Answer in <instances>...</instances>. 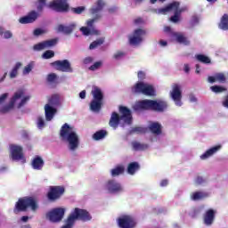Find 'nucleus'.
<instances>
[{"label":"nucleus","instance_id":"1","mask_svg":"<svg viewBox=\"0 0 228 228\" xmlns=\"http://www.w3.org/2000/svg\"><path fill=\"white\" fill-rule=\"evenodd\" d=\"M118 111L119 115L115 111L111 113L109 126L113 127V129H117L120 125V122H123V125L131 126V124H133V112L131 111V109L124 105H119Z\"/></svg>","mask_w":228,"mask_h":228},{"label":"nucleus","instance_id":"2","mask_svg":"<svg viewBox=\"0 0 228 228\" xmlns=\"http://www.w3.org/2000/svg\"><path fill=\"white\" fill-rule=\"evenodd\" d=\"M168 108V103L162 100H142L139 101L134 106L135 111H157L163 113Z\"/></svg>","mask_w":228,"mask_h":228},{"label":"nucleus","instance_id":"3","mask_svg":"<svg viewBox=\"0 0 228 228\" xmlns=\"http://www.w3.org/2000/svg\"><path fill=\"white\" fill-rule=\"evenodd\" d=\"M76 220H81V222H90L92 220V215L86 209L75 208L73 212L68 216L66 224L61 228H72Z\"/></svg>","mask_w":228,"mask_h":228},{"label":"nucleus","instance_id":"4","mask_svg":"<svg viewBox=\"0 0 228 228\" xmlns=\"http://www.w3.org/2000/svg\"><path fill=\"white\" fill-rule=\"evenodd\" d=\"M61 137L69 143V151H76L79 147V136L76 132L72 131V127L69 124H64L61 129Z\"/></svg>","mask_w":228,"mask_h":228},{"label":"nucleus","instance_id":"5","mask_svg":"<svg viewBox=\"0 0 228 228\" xmlns=\"http://www.w3.org/2000/svg\"><path fill=\"white\" fill-rule=\"evenodd\" d=\"M28 208H30L32 211L38 209V202L37 199L33 197H24L18 200L13 208V213L19 215V213H24L28 211Z\"/></svg>","mask_w":228,"mask_h":228},{"label":"nucleus","instance_id":"6","mask_svg":"<svg viewBox=\"0 0 228 228\" xmlns=\"http://www.w3.org/2000/svg\"><path fill=\"white\" fill-rule=\"evenodd\" d=\"M47 4V0H37V10H32L28 12L26 16L20 18V24H33L40 17V13L44 12V8Z\"/></svg>","mask_w":228,"mask_h":228},{"label":"nucleus","instance_id":"7","mask_svg":"<svg viewBox=\"0 0 228 228\" xmlns=\"http://www.w3.org/2000/svg\"><path fill=\"white\" fill-rule=\"evenodd\" d=\"M65 194V187L61 185L50 186L46 197L50 202H56L60 200Z\"/></svg>","mask_w":228,"mask_h":228},{"label":"nucleus","instance_id":"8","mask_svg":"<svg viewBox=\"0 0 228 228\" xmlns=\"http://www.w3.org/2000/svg\"><path fill=\"white\" fill-rule=\"evenodd\" d=\"M69 0H53L48 4V7L50 10H53V12H57L59 13H65L69 12Z\"/></svg>","mask_w":228,"mask_h":228},{"label":"nucleus","instance_id":"9","mask_svg":"<svg viewBox=\"0 0 228 228\" xmlns=\"http://www.w3.org/2000/svg\"><path fill=\"white\" fill-rule=\"evenodd\" d=\"M22 97H24V89H20L16 93H14L13 96L9 102V104L0 109V113H2L3 115L9 113L11 110H13V107L15 106L17 101H19V99H22Z\"/></svg>","mask_w":228,"mask_h":228},{"label":"nucleus","instance_id":"10","mask_svg":"<svg viewBox=\"0 0 228 228\" xmlns=\"http://www.w3.org/2000/svg\"><path fill=\"white\" fill-rule=\"evenodd\" d=\"M63 216H65V208H53L52 211L46 214V218L54 224L61 222V220H63Z\"/></svg>","mask_w":228,"mask_h":228},{"label":"nucleus","instance_id":"11","mask_svg":"<svg viewBox=\"0 0 228 228\" xmlns=\"http://www.w3.org/2000/svg\"><path fill=\"white\" fill-rule=\"evenodd\" d=\"M120 228H134L138 225V221L134 220L131 216H123L118 220Z\"/></svg>","mask_w":228,"mask_h":228},{"label":"nucleus","instance_id":"12","mask_svg":"<svg viewBox=\"0 0 228 228\" xmlns=\"http://www.w3.org/2000/svg\"><path fill=\"white\" fill-rule=\"evenodd\" d=\"M170 95L176 106H183V102H181V99H183V92L181 91V86H179V84L173 85Z\"/></svg>","mask_w":228,"mask_h":228},{"label":"nucleus","instance_id":"13","mask_svg":"<svg viewBox=\"0 0 228 228\" xmlns=\"http://www.w3.org/2000/svg\"><path fill=\"white\" fill-rule=\"evenodd\" d=\"M51 65L55 67L56 70L60 72H74L69 60L55 61L52 62Z\"/></svg>","mask_w":228,"mask_h":228},{"label":"nucleus","instance_id":"14","mask_svg":"<svg viewBox=\"0 0 228 228\" xmlns=\"http://www.w3.org/2000/svg\"><path fill=\"white\" fill-rule=\"evenodd\" d=\"M11 159L12 161H20L24 158V150L22 146L10 144Z\"/></svg>","mask_w":228,"mask_h":228},{"label":"nucleus","instance_id":"15","mask_svg":"<svg viewBox=\"0 0 228 228\" xmlns=\"http://www.w3.org/2000/svg\"><path fill=\"white\" fill-rule=\"evenodd\" d=\"M179 6H181V3L173 2V3L169 4L167 6L164 7L162 9H159V12L167 13V12H172V10H174V12H175L178 15H181L183 13V12H186V10H188V8H186V7L179 8Z\"/></svg>","mask_w":228,"mask_h":228},{"label":"nucleus","instance_id":"16","mask_svg":"<svg viewBox=\"0 0 228 228\" xmlns=\"http://www.w3.org/2000/svg\"><path fill=\"white\" fill-rule=\"evenodd\" d=\"M104 189L110 193H120L124 191L122 185L115 180H108L104 184Z\"/></svg>","mask_w":228,"mask_h":228},{"label":"nucleus","instance_id":"17","mask_svg":"<svg viewBox=\"0 0 228 228\" xmlns=\"http://www.w3.org/2000/svg\"><path fill=\"white\" fill-rule=\"evenodd\" d=\"M58 37L43 41L34 45L35 51H44V49H49V47H54L58 44Z\"/></svg>","mask_w":228,"mask_h":228},{"label":"nucleus","instance_id":"18","mask_svg":"<svg viewBox=\"0 0 228 228\" xmlns=\"http://www.w3.org/2000/svg\"><path fill=\"white\" fill-rule=\"evenodd\" d=\"M145 35V30L142 28H137L134 31V37H129V44L130 45H138V44H141L142 42L143 37Z\"/></svg>","mask_w":228,"mask_h":228},{"label":"nucleus","instance_id":"19","mask_svg":"<svg viewBox=\"0 0 228 228\" xmlns=\"http://www.w3.org/2000/svg\"><path fill=\"white\" fill-rule=\"evenodd\" d=\"M208 83H221L222 85L227 83V77L223 72L216 73L214 76L208 77Z\"/></svg>","mask_w":228,"mask_h":228},{"label":"nucleus","instance_id":"20","mask_svg":"<svg viewBox=\"0 0 228 228\" xmlns=\"http://www.w3.org/2000/svg\"><path fill=\"white\" fill-rule=\"evenodd\" d=\"M76 23H71L68 26H65L63 24H60L57 27L58 33H63L64 35H70L76 29Z\"/></svg>","mask_w":228,"mask_h":228},{"label":"nucleus","instance_id":"21","mask_svg":"<svg viewBox=\"0 0 228 228\" xmlns=\"http://www.w3.org/2000/svg\"><path fill=\"white\" fill-rule=\"evenodd\" d=\"M58 110L56 108L53 107L50 104L45 105V115L47 122H51L53 118H54V116L56 115Z\"/></svg>","mask_w":228,"mask_h":228},{"label":"nucleus","instance_id":"22","mask_svg":"<svg viewBox=\"0 0 228 228\" xmlns=\"http://www.w3.org/2000/svg\"><path fill=\"white\" fill-rule=\"evenodd\" d=\"M215 210L210 208L208 209L203 217L205 225H213V222H215Z\"/></svg>","mask_w":228,"mask_h":228},{"label":"nucleus","instance_id":"23","mask_svg":"<svg viewBox=\"0 0 228 228\" xmlns=\"http://www.w3.org/2000/svg\"><path fill=\"white\" fill-rule=\"evenodd\" d=\"M220 149H222V145L220 144L210 148L209 150L205 151L204 154L200 156V159H208V158H211V156H213L214 154H216V152H218Z\"/></svg>","mask_w":228,"mask_h":228},{"label":"nucleus","instance_id":"24","mask_svg":"<svg viewBox=\"0 0 228 228\" xmlns=\"http://www.w3.org/2000/svg\"><path fill=\"white\" fill-rule=\"evenodd\" d=\"M31 165H32V168H34V170H42V168H44V165H45L44 159H42V157H40V156H36L33 159Z\"/></svg>","mask_w":228,"mask_h":228},{"label":"nucleus","instance_id":"25","mask_svg":"<svg viewBox=\"0 0 228 228\" xmlns=\"http://www.w3.org/2000/svg\"><path fill=\"white\" fill-rule=\"evenodd\" d=\"M149 131L152 133V134L159 135L162 133V126L161 124L158 122H151L148 126Z\"/></svg>","mask_w":228,"mask_h":228},{"label":"nucleus","instance_id":"26","mask_svg":"<svg viewBox=\"0 0 228 228\" xmlns=\"http://www.w3.org/2000/svg\"><path fill=\"white\" fill-rule=\"evenodd\" d=\"M91 94L94 98L93 101L102 102L104 100V94H102V90H101V88H99L98 86H94Z\"/></svg>","mask_w":228,"mask_h":228},{"label":"nucleus","instance_id":"27","mask_svg":"<svg viewBox=\"0 0 228 228\" xmlns=\"http://www.w3.org/2000/svg\"><path fill=\"white\" fill-rule=\"evenodd\" d=\"M172 37L175 38L178 44H183V45H190V40H188V37H184V35L177 32H173Z\"/></svg>","mask_w":228,"mask_h":228},{"label":"nucleus","instance_id":"28","mask_svg":"<svg viewBox=\"0 0 228 228\" xmlns=\"http://www.w3.org/2000/svg\"><path fill=\"white\" fill-rule=\"evenodd\" d=\"M50 106L56 108V106H61V97L60 94H53L49 99H48V103Z\"/></svg>","mask_w":228,"mask_h":228},{"label":"nucleus","instance_id":"29","mask_svg":"<svg viewBox=\"0 0 228 228\" xmlns=\"http://www.w3.org/2000/svg\"><path fill=\"white\" fill-rule=\"evenodd\" d=\"M106 6V3L103 0H97L95 3V6L90 9V13L94 15L95 13H99L102 12V9Z\"/></svg>","mask_w":228,"mask_h":228},{"label":"nucleus","instance_id":"30","mask_svg":"<svg viewBox=\"0 0 228 228\" xmlns=\"http://www.w3.org/2000/svg\"><path fill=\"white\" fill-rule=\"evenodd\" d=\"M138 170H140V163L138 162L129 163L126 168V172L129 175H134Z\"/></svg>","mask_w":228,"mask_h":228},{"label":"nucleus","instance_id":"31","mask_svg":"<svg viewBox=\"0 0 228 228\" xmlns=\"http://www.w3.org/2000/svg\"><path fill=\"white\" fill-rule=\"evenodd\" d=\"M80 31L85 37H89V35H101V31L97 30L95 28H90L88 27L80 28Z\"/></svg>","mask_w":228,"mask_h":228},{"label":"nucleus","instance_id":"32","mask_svg":"<svg viewBox=\"0 0 228 228\" xmlns=\"http://www.w3.org/2000/svg\"><path fill=\"white\" fill-rule=\"evenodd\" d=\"M146 84L143 82L136 83L132 88V94H143V90L145 89Z\"/></svg>","mask_w":228,"mask_h":228},{"label":"nucleus","instance_id":"33","mask_svg":"<svg viewBox=\"0 0 228 228\" xmlns=\"http://www.w3.org/2000/svg\"><path fill=\"white\" fill-rule=\"evenodd\" d=\"M126 172V167L123 165H118L115 168L111 169L110 174L112 177L122 175Z\"/></svg>","mask_w":228,"mask_h":228},{"label":"nucleus","instance_id":"34","mask_svg":"<svg viewBox=\"0 0 228 228\" xmlns=\"http://www.w3.org/2000/svg\"><path fill=\"white\" fill-rule=\"evenodd\" d=\"M218 28L219 29H223V31H228V14L222 16Z\"/></svg>","mask_w":228,"mask_h":228},{"label":"nucleus","instance_id":"35","mask_svg":"<svg viewBox=\"0 0 228 228\" xmlns=\"http://www.w3.org/2000/svg\"><path fill=\"white\" fill-rule=\"evenodd\" d=\"M101 108H102V102L99 100H93L90 103L91 111H101Z\"/></svg>","mask_w":228,"mask_h":228},{"label":"nucleus","instance_id":"36","mask_svg":"<svg viewBox=\"0 0 228 228\" xmlns=\"http://www.w3.org/2000/svg\"><path fill=\"white\" fill-rule=\"evenodd\" d=\"M208 197V192L204 191H195L191 194V200H202V199H206Z\"/></svg>","mask_w":228,"mask_h":228},{"label":"nucleus","instance_id":"37","mask_svg":"<svg viewBox=\"0 0 228 228\" xmlns=\"http://www.w3.org/2000/svg\"><path fill=\"white\" fill-rule=\"evenodd\" d=\"M108 132L106 130H99L93 134V139H94L96 142H99V140L106 138Z\"/></svg>","mask_w":228,"mask_h":228},{"label":"nucleus","instance_id":"38","mask_svg":"<svg viewBox=\"0 0 228 228\" xmlns=\"http://www.w3.org/2000/svg\"><path fill=\"white\" fill-rule=\"evenodd\" d=\"M143 95H148L149 97H152L156 95V91L152 86L147 85L144 86V90L142 91Z\"/></svg>","mask_w":228,"mask_h":228},{"label":"nucleus","instance_id":"39","mask_svg":"<svg viewBox=\"0 0 228 228\" xmlns=\"http://www.w3.org/2000/svg\"><path fill=\"white\" fill-rule=\"evenodd\" d=\"M132 147L134 151H146V149H149V145L145 143H140L136 141H134L132 142Z\"/></svg>","mask_w":228,"mask_h":228},{"label":"nucleus","instance_id":"40","mask_svg":"<svg viewBox=\"0 0 228 228\" xmlns=\"http://www.w3.org/2000/svg\"><path fill=\"white\" fill-rule=\"evenodd\" d=\"M94 15H95L94 18L88 20L86 22V26H87V28H89V29H93V28H95L94 26V23L97 22V20H99V19H101V17H102V15L99 14V12L95 13Z\"/></svg>","mask_w":228,"mask_h":228},{"label":"nucleus","instance_id":"41","mask_svg":"<svg viewBox=\"0 0 228 228\" xmlns=\"http://www.w3.org/2000/svg\"><path fill=\"white\" fill-rule=\"evenodd\" d=\"M211 92L214 94H224V92H227V87L222 86H210Z\"/></svg>","mask_w":228,"mask_h":228},{"label":"nucleus","instance_id":"42","mask_svg":"<svg viewBox=\"0 0 228 228\" xmlns=\"http://www.w3.org/2000/svg\"><path fill=\"white\" fill-rule=\"evenodd\" d=\"M20 67H22V63L17 62L15 64V66L13 67V69H12V71L10 73L11 79H13V77H17V74H19V69H20Z\"/></svg>","mask_w":228,"mask_h":228},{"label":"nucleus","instance_id":"43","mask_svg":"<svg viewBox=\"0 0 228 228\" xmlns=\"http://www.w3.org/2000/svg\"><path fill=\"white\" fill-rule=\"evenodd\" d=\"M196 60H198V61H200V63H211V59H209V57L204 55V54H198L196 55Z\"/></svg>","mask_w":228,"mask_h":228},{"label":"nucleus","instance_id":"44","mask_svg":"<svg viewBox=\"0 0 228 228\" xmlns=\"http://www.w3.org/2000/svg\"><path fill=\"white\" fill-rule=\"evenodd\" d=\"M104 44V38H99L95 41H94L90 45L89 49H96V47H99V45H102Z\"/></svg>","mask_w":228,"mask_h":228},{"label":"nucleus","instance_id":"45","mask_svg":"<svg viewBox=\"0 0 228 228\" xmlns=\"http://www.w3.org/2000/svg\"><path fill=\"white\" fill-rule=\"evenodd\" d=\"M42 58H44L45 60H51V58H54V51L53 50L45 51L43 53Z\"/></svg>","mask_w":228,"mask_h":228},{"label":"nucleus","instance_id":"46","mask_svg":"<svg viewBox=\"0 0 228 228\" xmlns=\"http://www.w3.org/2000/svg\"><path fill=\"white\" fill-rule=\"evenodd\" d=\"M85 10H86V8L85 6H78V7L71 8V12H73V13H75L76 15H81V13H83V12H85Z\"/></svg>","mask_w":228,"mask_h":228},{"label":"nucleus","instance_id":"47","mask_svg":"<svg viewBox=\"0 0 228 228\" xmlns=\"http://www.w3.org/2000/svg\"><path fill=\"white\" fill-rule=\"evenodd\" d=\"M130 133H131V134H133V133H138V134H143V133H145V128L140 127V126L133 127V128L130 130Z\"/></svg>","mask_w":228,"mask_h":228},{"label":"nucleus","instance_id":"48","mask_svg":"<svg viewBox=\"0 0 228 228\" xmlns=\"http://www.w3.org/2000/svg\"><path fill=\"white\" fill-rule=\"evenodd\" d=\"M46 79H47L48 83H54V81H56V79H58V76L56 75V73H51V74H48Z\"/></svg>","mask_w":228,"mask_h":228},{"label":"nucleus","instance_id":"49","mask_svg":"<svg viewBox=\"0 0 228 228\" xmlns=\"http://www.w3.org/2000/svg\"><path fill=\"white\" fill-rule=\"evenodd\" d=\"M33 70V63H28L23 69V74L26 76V74H29Z\"/></svg>","mask_w":228,"mask_h":228},{"label":"nucleus","instance_id":"50","mask_svg":"<svg viewBox=\"0 0 228 228\" xmlns=\"http://www.w3.org/2000/svg\"><path fill=\"white\" fill-rule=\"evenodd\" d=\"M102 65V62L96 61L89 67V70H97V69H99Z\"/></svg>","mask_w":228,"mask_h":228},{"label":"nucleus","instance_id":"51","mask_svg":"<svg viewBox=\"0 0 228 228\" xmlns=\"http://www.w3.org/2000/svg\"><path fill=\"white\" fill-rule=\"evenodd\" d=\"M199 18L197 16H192L191 20H190V26L193 27V26H197V24H199Z\"/></svg>","mask_w":228,"mask_h":228},{"label":"nucleus","instance_id":"52","mask_svg":"<svg viewBox=\"0 0 228 228\" xmlns=\"http://www.w3.org/2000/svg\"><path fill=\"white\" fill-rule=\"evenodd\" d=\"M30 97L29 96H25L21 99V101L20 102V103L18 104V108H22V106H24L26 104V102H28V101H29Z\"/></svg>","mask_w":228,"mask_h":228},{"label":"nucleus","instance_id":"53","mask_svg":"<svg viewBox=\"0 0 228 228\" xmlns=\"http://www.w3.org/2000/svg\"><path fill=\"white\" fill-rule=\"evenodd\" d=\"M124 56H126V53L124 52L118 51L113 55V58L114 60H120V58H124Z\"/></svg>","mask_w":228,"mask_h":228},{"label":"nucleus","instance_id":"54","mask_svg":"<svg viewBox=\"0 0 228 228\" xmlns=\"http://www.w3.org/2000/svg\"><path fill=\"white\" fill-rule=\"evenodd\" d=\"M45 122L44 121V118L39 117L37 118V127H39V129H42V127H45Z\"/></svg>","mask_w":228,"mask_h":228},{"label":"nucleus","instance_id":"55","mask_svg":"<svg viewBox=\"0 0 228 228\" xmlns=\"http://www.w3.org/2000/svg\"><path fill=\"white\" fill-rule=\"evenodd\" d=\"M179 17H181V15L175 11V15L170 17L171 22H179Z\"/></svg>","mask_w":228,"mask_h":228},{"label":"nucleus","instance_id":"56","mask_svg":"<svg viewBox=\"0 0 228 228\" xmlns=\"http://www.w3.org/2000/svg\"><path fill=\"white\" fill-rule=\"evenodd\" d=\"M3 35H4V38H5V39L12 38V37H13V34L10 30L4 31L3 33Z\"/></svg>","mask_w":228,"mask_h":228},{"label":"nucleus","instance_id":"57","mask_svg":"<svg viewBox=\"0 0 228 228\" xmlns=\"http://www.w3.org/2000/svg\"><path fill=\"white\" fill-rule=\"evenodd\" d=\"M44 30L42 28H36L34 30V36L35 37H40V35H43Z\"/></svg>","mask_w":228,"mask_h":228},{"label":"nucleus","instance_id":"58","mask_svg":"<svg viewBox=\"0 0 228 228\" xmlns=\"http://www.w3.org/2000/svg\"><path fill=\"white\" fill-rule=\"evenodd\" d=\"M92 61H94V59L92 57H86V59H84L83 63L85 65H88L92 63Z\"/></svg>","mask_w":228,"mask_h":228},{"label":"nucleus","instance_id":"59","mask_svg":"<svg viewBox=\"0 0 228 228\" xmlns=\"http://www.w3.org/2000/svg\"><path fill=\"white\" fill-rule=\"evenodd\" d=\"M7 98H8V94L7 93L3 94L0 96V104H3V102H4V101H6Z\"/></svg>","mask_w":228,"mask_h":228},{"label":"nucleus","instance_id":"60","mask_svg":"<svg viewBox=\"0 0 228 228\" xmlns=\"http://www.w3.org/2000/svg\"><path fill=\"white\" fill-rule=\"evenodd\" d=\"M205 180L204 178H202V176H197L196 178V184H202V183H204Z\"/></svg>","mask_w":228,"mask_h":228},{"label":"nucleus","instance_id":"61","mask_svg":"<svg viewBox=\"0 0 228 228\" xmlns=\"http://www.w3.org/2000/svg\"><path fill=\"white\" fill-rule=\"evenodd\" d=\"M137 76H138L139 79H145V72H143V71H139L137 73Z\"/></svg>","mask_w":228,"mask_h":228},{"label":"nucleus","instance_id":"62","mask_svg":"<svg viewBox=\"0 0 228 228\" xmlns=\"http://www.w3.org/2000/svg\"><path fill=\"white\" fill-rule=\"evenodd\" d=\"M79 97H80V99H86V91L83 90L82 92H80Z\"/></svg>","mask_w":228,"mask_h":228},{"label":"nucleus","instance_id":"63","mask_svg":"<svg viewBox=\"0 0 228 228\" xmlns=\"http://www.w3.org/2000/svg\"><path fill=\"white\" fill-rule=\"evenodd\" d=\"M159 45H161V47H167V45H168V43L163 39H161L159 42Z\"/></svg>","mask_w":228,"mask_h":228},{"label":"nucleus","instance_id":"64","mask_svg":"<svg viewBox=\"0 0 228 228\" xmlns=\"http://www.w3.org/2000/svg\"><path fill=\"white\" fill-rule=\"evenodd\" d=\"M160 186L162 187L168 186V180H162L160 182Z\"/></svg>","mask_w":228,"mask_h":228}]
</instances>
